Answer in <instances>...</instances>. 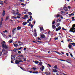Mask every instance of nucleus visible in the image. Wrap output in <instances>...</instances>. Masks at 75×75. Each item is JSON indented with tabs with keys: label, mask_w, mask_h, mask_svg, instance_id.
I'll return each mask as SVG.
<instances>
[{
	"label": "nucleus",
	"mask_w": 75,
	"mask_h": 75,
	"mask_svg": "<svg viewBox=\"0 0 75 75\" xmlns=\"http://www.w3.org/2000/svg\"><path fill=\"white\" fill-rule=\"evenodd\" d=\"M69 31L70 32H72L74 33H75V24L72 25L71 28L69 30Z\"/></svg>",
	"instance_id": "nucleus-1"
},
{
	"label": "nucleus",
	"mask_w": 75,
	"mask_h": 75,
	"mask_svg": "<svg viewBox=\"0 0 75 75\" xmlns=\"http://www.w3.org/2000/svg\"><path fill=\"white\" fill-rule=\"evenodd\" d=\"M2 51L3 53L2 54L3 57L4 55H6L7 54V53H8V51L7 50L6 51V49H3Z\"/></svg>",
	"instance_id": "nucleus-2"
},
{
	"label": "nucleus",
	"mask_w": 75,
	"mask_h": 75,
	"mask_svg": "<svg viewBox=\"0 0 75 75\" xmlns=\"http://www.w3.org/2000/svg\"><path fill=\"white\" fill-rule=\"evenodd\" d=\"M1 44H2V46L6 50H7V49H8V45H7L6 44H4L3 43V42H1Z\"/></svg>",
	"instance_id": "nucleus-3"
},
{
	"label": "nucleus",
	"mask_w": 75,
	"mask_h": 75,
	"mask_svg": "<svg viewBox=\"0 0 75 75\" xmlns=\"http://www.w3.org/2000/svg\"><path fill=\"white\" fill-rule=\"evenodd\" d=\"M3 18H1V19L0 23V27H1V25H2V23H3Z\"/></svg>",
	"instance_id": "nucleus-4"
},
{
	"label": "nucleus",
	"mask_w": 75,
	"mask_h": 75,
	"mask_svg": "<svg viewBox=\"0 0 75 75\" xmlns=\"http://www.w3.org/2000/svg\"><path fill=\"white\" fill-rule=\"evenodd\" d=\"M60 30H61V27L59 26L57 28H56V31H58Z\"/></svg>",
	"instance_id": "nucleus-5"
},
{
	"label": "nucleus",
	"mask_w": 75,
	"mask_h": 75,
	"mask_svg": "<svg viewBox=\"0 0 75 75\" xmlns=\"http://www.w3.org/2000/svg\"><path fill=\"white\" fill-rule=\"evenodd\" d=\"M11 60H15V57L13 55H11Z\"/></svg>",
	"instance_id": "nucleus-6"
},
{
	"label": "nucleus",
	"mask_w": 75,
	"mask_h": 75,
	"mask_svg": "<svg viewBox=\"0 0 75 75\" xmlns=\"http://www.w3.org/2000/svg\"><path fill=\"white\" fill-rule=\"evenodd\" d=\"M40 36L42 38H45V35L44 34L42 35H40Z\"/></svg>",
	"instance_id": "nucleus-7"
},
{
	"label": "nucleus",
	"mask_w": 75,
	"mask_h": 75,
	"mask_svg": "<svg viewBox=\"0 0 75 75\" xmlns=\"http://www.w3.org/2000/svg\"><path fill=\"white\" fill-rule=\"evenodd\" d=\"M45 68L44 67V66H42V67H40V69L41 70V71H43V70H44V69Z\"/></svg>",
	"instance_id": "nucleus-8"
},
{
	"label": "nucleus",
	"mask_w": 75,
	"mask_h": 75,
	"mask_svg": "<svg viewBox=\"0 0 75 75\" xmlns=\"http://www.w3.org/2000/svg\"><path fill=\"white\" fill-rule=\"evenodd\" d=\"M15 63L16 64H19V60H16L15 62Z\"/></svg>",
	"instance_id": "nucleus-9"
},
{
	"label": "nucleus",
	"mask_w": 75,
	"mask_h": 75,
	"mask_svg": "<svg viewBox=\"0 0 75 75\" xmlns=\"http://www.w3.org/2000/svg\"><path fill=\"white\" fill-rule=\"evenodd\" d=\"M53 52H55L56 53H57V54H59V55H61V53L57 51H54Z\"/></svg>",
	"instance_id": "nucleus-10"
},
{
	"label": "nucleus",
	"mask_w": 75,
	"mask_h": 75,
	"mask_svg": "<svg viewBox=\"0 0 75 75\" xmlns=\"http://www.w3.org/2000/svg\"><path fill=\"white\" fill-rule=\"evenodd\" d=\"M72 47V45L70 43L69 44V49H71Z\"/></svg>",
	"instance_id": "nucleus-11"
},
{
	"label": "nucleus",
	"mask_w": 75,
	"mask_h": 75,
	"mask_svg": "<svg viewBox=\"0 0 75 75\" xmlns=\"http://www.w3.org/2000/svg\"><path fill=\"white\" fill-rule=\"evenodd\" d=\"M16 28H15L13 29L12 30L13 34H14V32L16 31Z\"/></svg>",
	"instance_id": "nucleus-12"
},
{
	"label": "nucleus",
	"mask_w": 75,
	"mask_h": 75,
	"mask_svg": "<svg viewBox=\"0 0 75 75\" xmlns=\"http://www.w3.org/2000/svg\"><path fill=\"white\" fill-rule=\"evenodd\" d=\"M52 71H53L54 72H58V70H57L55 69H53Z\"/></svg>",
	"instance_id": "nucleus-13"
},
{
	"label": "nucleus",
	"mask_w": 75,
	"mask_h": 75,
	"mask_svg": "<svg viewBox=\"0 0 75 75\" xmlns=\"http://www.w3.org/2000/svg\"><path fill=\"white\" fill-rule=\"evenodd\" d=\"M18 50H19V48L18 49H14L13 50V51L14 52H17V51H18Z\"/></svg>",
	"instance_id": "nucleus-14"
},
{
	"label": "nucleus",
	"mask_w": 75,
	"mask_h": 75,
	"mask_svg": "<svg viewBox=\"0 0 75 75\" xmlns=\"http://www.w3.org/2000/svg\"><path fill=\"white\" fill-rule=\"evenodd\" d=\"M63 9L64 10H65V11H68V8L67 7L64 8Z\"/></svg>",
	"instance_id": "nucleus-15"
},
{
	"label": "nucleus",
	"mask_w": 75,
	"mask_h": 75,
	"mask_svg": "<svg viewBox=\"0 0 75 75\" xmlns=\"http://www.w3.org/2000/svg\"><path fill=\"white\" fill-rule=\"evenodd\" d=\"M52 28L53 29H54V30H55V29L56 28V27L55 26V25H52Z\"/></svg>",
	"instance_id": "nucleus-16"
},
{
	"label": "nucleus",
	"mask_w": 75,
	"mask_h": 75,
	"mask_svg": "<svg viewBox=\"0 0 75 75\" xmlns=\"http://www.w3.org/2000/svg\"><path fill=\"white\" fill-rule=\"evenodd\" d=\"M8 18H9V16H7L6 17V19H5V21H6L7 20H8Z\"/></svg>",
	"instance_id": "nucleus-17"
},
{
	"label": "nucleus",
	"mask_w": 75,
	"mask_h": 75,
	"mask_svg": "<svg viewBox=\"0 0 75 75\" xmlns=\"http://www.w3.org/2000/svg\"><path fill=\"white\" fill-rule=\"evenodd\" d=\"M70 61H71V60H69V59H67L66 62H68V63H69V64H71V63L69 62Z\"/></svg>",
	"instance_id": "nucleus-18"
},
{
	"label": "nucleus",
	"mask_w": 75,
	"mask_h": 75,
	"mask_svg": "<svg viewBox=\"0 0 75 75\" xmlns=\"http://www.w3.org/2000/svg\"><path fill=\"white\" fill-rule=\"evenodd\" d=\"M61 21V19L60 18L59 19L57 20V22L58 23H60Z\"/></svg>",
	"instance_id": "nucleus-19"
},
{
	"label": "nucleus",
	"mask_w": 75,
	"mask_h": 75,
	"mask_svg": "<svg viewBox=\"0 0 75 75\" xmlns=\"http://www.w3.org/2000/svg\"><path fill=\"white\" fill-rule=\"evenodd\" d=\"M5 11L4 10L3 11V13H2L3 16H4V15H5Z\"/></svg>",
	"instance_id": "nucleus-20"
},
{
	"label": "nucleus",
	"mask_w": 75,
	"mask_h": 75,
	"mask_svg": "<svg viewBox=\"0 0 75 75\" xmlns=\"http://www.w3.org/2000/svg\"><path fill=\"white\" fill-rule=\"evenodd\" d=\"M27 23H27V22H23V25H26V24H27Z\"/></svg>",
	"instance_id": "nucleus-21"
},
{
	"label": "nucleus",
	"mask_w": 75,
	"mask_h": 75,
	"mask_svg": "<svg viewBox=\"0 0 75 75\" xmlns=\"http://www.w3.org/2000/svg\"><path fill=\"white\" fill-rule=\"evenodd\" d=\"M68 41L69 42H73V41H72L71 39H69L68 40Z\"/></svg>",
	"instance_id": "nucleus-22"
},
{
	"label": "nucleus",
	"mask_w": 75,
	"mask_h": 75,
	"mask_svg": "<svg viewBox=\"0 0 75 75\" xmlns=\"http://www.w3.org/2000/svg\"><path fill=\"white\" fill-rule=\"evenodd\" d=\"M32 20L31 19H29L27 21V23H30V22H29V21H31Z\"/></svg>",
	"instance_id": "nucleus-23"
},
{
	"label": "nucleus",
	"mask_w": 75,
	"mask_h": 75,
	"mask_svg": "<svg viewBox=\"0 0 75 75\" xmlns=\"http://www.w3.org/2000/svg\"><path fill=\"white\" fill-rule=\"evenodd\" d=\"M59 16H60V15L57 14L56 15V16H55V18H56V17H59Z\"/></svg>",
	"instance_id": "nucleus-24"
},
{
	"label": "nucleus",
	"mask_w": 75,
	"mask_h": 75,
	"mask_svg": "<svg viewBox=\"0 0 75 75\" xmlns=\"http://www.w3.org/2000/svg\"><path fill=\"white\" fill-rule=\"evenodd\" d=\"M43 29L44 28L42 27H41L40 28V31L41 32V31H42Z\"/></svg>",
	"instance_id": "nucleus-25"
},
{
	"label": "nucleus",
	"mask_w": 75,
	"mask_h": 75,
	"mask_svg": "<svg viewBox=\"0 0 75 75\" xmlns=\"http://www.w3.org/2000/svg\"><path fill=\"white\" fill-rule=\"evenodd\" d=\"M34 36L35 37H37V33H34Z\"/></svg>",
	"instance_id": "nucleus-26"
},
{
	"label": "nucleus",
	"mask_w": 75,
	"mask_h": 75,
	"mask_svg": "<svg viewBox=\"0 0 75 75\" xmlns=\"http://www.w3.org/2000/svg\"><path fill=\"white\" fill-rule=\"evenodd\" d=\"M72 45H73V46H75V43L74 42H73L72 43H70Z\"/></svg>",
	"instance_id": "nucleus-27"
},
{
	"label": "nucleus",
	"mask_w": 75,
	"mask_h": 75,
	"mask_svg": "<svg viewBox=\"0 0 75 75\" xmlns=\"http://www.w3.org/2000/svg\"><path fill=\"white\" fill-rule=\"evenodd\" d=\"M3 2L2 1L0 0V4H1V5H3Z\"/></svg>",
	"instance_id": "nucleus-28"
},
{
	"label": "nucleus",
	"mask_w": 75,
	"mask_h": 75,
	"mask_svg": "<svg viewBox=\"0 0 75 75\" xmlns=\"http://www.w3.org/2000/svg\"><path fill=\"white\" fill-rule=\"evenodd\" d=\"M14 46L15 47H16L18 46V45H17V44H14Z\"/></svg>",
	"instance_id": "nucleus-29"
},
{
	"label": "nucleus",
	"mask_w": 75,
	"mask_h": 75,
	"mask_svg": "<svg viewBox=\"0 0 75 75\" xmlns=\"http://www.w3.org/2000/svg\"><path fill=\"white\" fill-rule=\"evenodd\" d=\"M28 14H29V15H30L31 16L32 15V13L31 12H28Z\"/></svg>",
	"instance_id": "nucleus-30"
},
{
	"label": "nucleus",
	"mask_w": 75,
	"mask_h": 75,
	"mask_svg": "<svg viewBox=\"0 0 75 75\" xmlns=\"http://www.w3.org/2000/svg\"><path fill=\"white\" fill-rule=\"evenodd\" d=\"M30 2V1H29V0H27L26 1V4H27L28 3Z\"/></svg>",
	"instance_id": "nucleus-31"
},
{
	"label": "nucleus",
	"mask_w": 75,
	"mask_h": 75,
	"mask_svg": "<svg viewBox=\"0 0 75 75\" xmlns=\"http://www.w3.org/2000/svg\"><path fill=\"white\" fill-rule=\"evenodd\" d=\"M72 21H75V17H72Z\"/></svg>",
	"instance_id": "nucleus-32"
},
{
	"label": "nucleus",
	"mask_w": 75,
	"mask_h": 75,
	"mask_svg": "<svg viewBox=\"0 0 75 75\" xmlns=\"http://www.w3.org/2000/svg\"><path fill=\"white\" fill-rule=\"evenodd\" d=\"M33 74H37V73H38V72L36 71V72H34L33 71L32 72Z\"/></svg>",
	"instance_id": "nucleus-33"
},
{
	"label": "nucleus",
	"mask_w": 75,
	"mask_h": 75,
	"mask_svg": "<svg viewBox=\"0 0 75 75\" xmlns=\"http://www.w3.org/2000/svg\"><path fill=\"white\" fill-rule=\"evenodd\" d=\"M35 63L36 64H38V63H39V62L38 61H35Z\"/></svg>",
	"instance_id": "nucleus-34"
},
{
	"label": "nucleus",
	"mask_w": 75,
	"mask_h": 75,
	"mask_svg": "<svg viewBox=\"0 0 75 75\" xmlns=\"http://www.w3.org/2000/svg\"><path fill=\"white\" fill-rule=\"evenodd\" d=\"M24 17L25 18H28V16H27V15H25L24 16Z\"/></svg>",
	"instance_id": "nucleus-35"
},
{
	"label": "nucleus",
	"mask_w": 75,
	"mask_h": 75,
	"mask_svg": "<svg viewBox=\"0 0 75 75\" xmlns=\"http://www.w3.org/2000/svg\"><path fill=\"white\" fill-rule=\"evenodd\" d=\"M62 30H65V31H66L67 30V29H65L64 28L62 27Z\"/></svg>",
	"instance_id": "nucleus-36"
},
{
	"label": "nucleus",
	"mask_w": 75,
	"mask_h": 75,
	"mask_svg": "<svg viewBox=\"0 0 75 75\" xmlns=\"http://www.w3.org/2000/svg\"><path fill=\"white\" fill-rule=\"evenodd\" d=\"M2 55V52H0V57H1Z\"/></svg>",
	"instance_id": "nucleus-37"
},
{
	"label": "nucleus",
	"mask_w": 75,
	"mask_h": 75,
	"mask_svg": "<svg viewBox=\"0 0 75 75\" xmlns=\"http://www.w3.org/2000/svg\"><path fill=\"white\" fill-rule=\"evenodd\" d=\"M74 13V12L73 13H71V14H69V16H71L72 15H73V14Z\"/></svg>",
	"instance_id": "nucleus-38"
},
{
	"label": "nucleus",
	"mask_w": 75,
	"mask_h": 75,
	"mask_svg": "<svg viewBox=\"0 0 75 75\" xmlns=\"http://www.w3.org/2000/svg\"><path fill=\"white\" fill-rule=\"evenodd\" d=\"M3 33H7L8 31L6 30H5L4 31H3Z\"/></svg>",
	"instance_id": "nucleus-39"
},
{
	"label": "nucleus",
	"mask_w": 75,
	"mask_h": 75,
	"mask_svg": "<svg viewBox=\"0 0 75 75\" xmlns=\"http://www.w3.org/2000/svg\"><path fill=\"white\" fill-rule=\"evenodd\" d=\"M11 17H12V18H14L15 19H16V18H17V17H16L12 16Z\"/></svg>",
	"instance_id": "nucleus-40"
},
{
	"label": "nucleus",
	"mask_w": 75,
	"mask_h": 75,
	"mask_svg": "<svg viewBox=\"0 0 75 75\" xmlns=\"http://www.w3.org/2000/svg\"><path fill=\"white\" fill-rule=\"evenodd\" d=\"M19 57H22V58H24V56L22 55H19Z\"/></svg>",
	"instance_id": "nucleus-41"
},
{
	"label": "nucleus",
	"mask_w": 75,
	"mask_h": 75,
	"mask_svg": "<svg viewBox=\"0 0 75 75\" xmlns=\"http://www.w3.org/2000/svg\"><path fill=\"white\" fill-rule=\"evenodd\" d=\"M36 31H37V30H36V29H34V33H36Z\"/></svg>",
	"instance_id": "nucleus-42"
},
{
	"label": "nucleus",
	"mask_w": 75,
	"mask_h": 75,
	"mask_svg": "<svg viewBox=\"0 0 75 75\" xmlns=\"http://www.w3.org/2000/svg\"><path fill=\"white\" fill-rule=\"evenodd\" d=\"M54 39H55V40H58V38H57V37H55V38H54Z\"/></svg>",
	"instance_id": "nucleus-43"
},
{
	"label": "nucleus",
	"mask_w": 75,
	"mask_h": 75,
	"mask_svg": "<svg viewBox=\"0 0 75 75\" xmlns=\"http://www.w3.org/2000/svg\"><path fill=\"white\" fill-rule=\"evenodd\" d=\"M55 23V21H53V22L52 23V24H54Z\"/></svg>",
	"instance_id": "nucleus-44"
},
{
	"label": "nucleus",
	"mask_w": 75,
	"mask_h": 75,
	"mask_svg": "<svg viewBox=\"0 0 75 75\" xmlns=\"http://www.w3.org/2000/svg\"><path fill=\"white\" fill-rule=\"evenodd\" d=\"M16 29H17V30H19V26H18L17 28H16Z\"/></svg>",
	"instance_id": "nucleus-45"
},
{
	"label": "nucleus",
	"mask_w": 75,
	"mask_h": 75,
	"mask_svg": "<svg viewBox=\"0 0 75 75\" xmlns=\"http://www.w3.org/2000/svg\"><path fill=\"white\" fill-rule=\"evenodd\" d=\"M13 14H14V16H16V12H13Z\"/></svg>",
	"instance_id": "nucleus-46"
},
{
	"label": "nucleus",
	"mask_w": 75,
	"mask_h": 75,
	"mask_svg": "<svg viewBox=\"0 0 75 75\" xmlns=\"http://www.w3.org/2000/svg\"><path fill=\"white\" fill-rule=\"evenodd\" d=\"M67 7L68 8H69V9H70V8H71V6H67Z\"/></svg>",
	"instance_id": "nucleus-47"
},
{
	"label": "nucleus",
	"mask_w": 75,
	"mask_h": 75,
	"mask_svg": "<svg viewBox=\"0 0 75 75\" xmlns=\"http://www.w3.org/2000/svg\"><path fill=\"white\" fill-rule=\"evenodd\" d=\"M23 62V61H22L21 60H19V62Z\"/></svg>",
	"instance_id": "nucleus-48"
},
{
	"label": "nucleus",
	"mask_w": 75,
	"mask_h": 75,
	"mask_svg": "<svg viewBox=\"0 0 75 75\" xmlns=\"http://www.w3.org/2000/svg\"><path fill=\"white\" fill-rule=\"evenodd\" d=\"M59 26V23H58L57 24V25H56L57 27H58Z\"/></svg>",
	"instance_id": "nucleus-49"
},
{
	"label": "nucleus",
	"mask_w": 75,
	"mask_h": 75,
	"mask_svg": "<svg viewBox=\"0 0 75 75\" xmlns=\"http://www.w3.org/2000/svg\"><path fill=\"white\" fill-rule=\"evenodd\" d=\"M16 15H18V16H19V14H18V12H17L16 13Z\"/></svg>",
	"instance_id": "nucleus-50"
},
{
	"label": "nucleus",
	"mask_w": 75,
	"mask_h": 75,
	"mask_svg": "<svg viewBox=\"0 0 75 75\" xmlns=\"http://www.w3.org/2000/svg\"><path fill=\"white\" fill-rule=\"evenodd\" d=\"M54 68H55V69H57V65H55L54 66Z\"/></svg>",
	"instance_id": "nucleus-51"
},
{
	"label": "nucleus",
	"mask_w": 75,
	"mask_h": 75,
	"mask_svg": "<svg viewBox=\"0 0 75 75\" xmlns=\"http://www.w3.org/2000/svg\"><path fill=\"white\" fill-rule=\"evenodd\" d=\"M61 14H62V13H63V14H65V12H63L62 11H61Z\"/></svg>",
	"instance_id": "nucleus-52"
},
{
	"label": "nucleus",
	"mask_w": 75,
	"mask_h": 75,
	"mask_svg": "<svg viewBox=\"0 0 75 75\" xmlns=\"http://www.w3.org/2000/svg\"><path fill=\"white\" fill-rule=\"evenodd\" d=\"M70 55L71 57H73V55L72 54V53H71Z\"/></svg>",
	"instance_id": "nucleus-53"
},
{
	"label": "nucleus",
	"mask_w": 75,
	"mask_h": 75,
	"mask_svg": "<svg viewBox=\"0 0 75 75\" xmlns=\"http://www.w3.org/2000/svg\"><path fill=\"white\" fill-rule=\"evenodd\" d=\"M19 67L20 68H21V69H22V70H23V71H24V69H23L22 67Z\"/></svg>",
	"instance_id": "nucleus-54"
},
{
	"label": "nucleus",
	"mask_w": 75,
	"mask_h": 75,
	"mask_svg": "<svg viewBox=\"0 0 75 75\" xmlns=\"http://www.w3.org/2000/svg\"><path fill=\"white\" fill-rule=\"evenodd\" d=\"M22 48H23V47H20V48H19V50H21V49H22Z\"/></svg>",
	"instance_id": "nucleus-55"
},
{
	"label": "nucleus",
	"mask_w": 75,
	"mask_h": 75,
	"mask_svg": "<svg viewBox=\"0 0 75 75\" xmlns=\"http://www.w3.org/2000/svg\"><path fill=\"white\" fill-rule=\"evenodd\" d=\"M38 38V40H41V39L40 38Z\"/></svg>",
	"instance_id": "nucleus-56"
},
{
	"label": "nucleus",
	"mask_w": 75,
	"mask_h": 75,
	"mask_svg": "<svg viewBox=\"0 0 75 75\" xmlns=\"http://www.w3.org/2000/svg\"><path fill=\"white\" fill-rule=\"evenodd\" d=\"M23 61H26V58H24L23 59Z\"/></svg>",
	"instance_id": "nucleus-57"
},
{
	"label": "nucleus",
	"mask_w": 75,
	"mask_h": 75,
	"mask_svg": "<svg viewBox=\"0 0 75 75\" xmlns=\"http://www.w3.org/2000/svg\"><path fill=\"white\" fill-rule=\"evenodd\" d=\"M31 25V23H30L28 25V26H30Z\"/></svg>",
	"instance_id": "nucleus-58"
},
{
	"label": "nucleus",
	"mask_w": 75,
	"mask_h": 75,
	"mask_svg": "<svg viewBox=\"0 0 75 75\" xmlns=\"http://www.w3.org/2000/svg\"><path fill=\"white\" fill-rule=\"evenodd\" d=\"M39 65H40L41 66L42 65L41 64V63L40 62L39 64Z\"/></svg>",
	"instance_id": "nucleus-59"
},
{
	"label": "nucleus",
	"mask_w": 75,
	"mask_h": 75,
	"mask_svg": "<svg viewBox=\"0 0 75 75\" xmlns=\"http://www.w3.org/2000/svg\"><path fill=\"white\" fill-rule=\"evenodd\" d=\"M33 69L34 70H35V69H36V68L35 67H33Z\"/></svg>",
	"instance_id": "nucleus-60"
},
{
	"label": "nucleus",
	"mask_w": 75,
	"mask_h": 75,
	"mask_svg": "<svg viewBox=\"0 0 75 75\" xmlns=\"http://www.w3.org/2000/svg\"><path fill=\"white\" fill-rule=\"evenodd\" d=\"M33 42L34 43H36V44H37V42L34 41H33Z\"/></svg>",
	"instance_id": "nucleus-61"
},
{
	"label": "nucleus",
	"mask_w": 75,
	"mask_h": 75,
	"mask_svg": "<svg viewBox=\"0 0 75 75\" xmlns=\"http://www.w3.org/2000/svg\"><path fill=\"white\" fill-rule=\"evenodd\" d=\"M48 65L49 67H51V65H50V64H48Z\"/></svg>",
	"instance_id": "nucleus-62"
},
{
	"label": "nucleus",
	"mask_w": 75,
	"mask_h": 75,
	"mask_svg": "<svg viewBox=\"0 0 75 75\" xmlns=\"http://www.w3.org/2000/svg\"><path fill=\"white\" fill-rule=\"evenodd\" d=\"M30 19H31L32 18V16L30 15Z\"/></svg>",
	"instance_id": "nucleus-63"
},
{
	"label": "nucleus",
	"mask_w": 75,
	"mask_h": 75,
	"mask_svg": "<svg viewBox=\"0 0 75 75\" xmlns=\"http://www.w3.org/2000/svg\"><path fill=\"white\" fill-rule=\"evenodd\" d=\"M12 41H13L12 40H10L9 42L10 43H11L12 42Z\"/></svg>",
	"instance_id": "nucleus-64"
}]
</instances>
